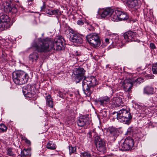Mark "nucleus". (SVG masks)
Wrapping results in <instances>:
<instances>
[{
    "label": "nucleus",
    "mask_w": 157,
    "mask_h": 157,
    "mask_svg": "<svg viewBox=\"0 0 157 157\" xmlns=\"http://www.w3.org/2000/svg\"><path fill=\"white\" fill-rule=\"evenodd\" d=\"M2 56L3 58L5 59L6 56V54L4 52H3L2 54Z\"/></svg>",
    "instance_id": "obj_45"
},
{
    "label": "nucleus",
    "mask_w": 157,
    "mask_h": 157,
    "mask_svg": "<svg viewBox=\"0 0 157 157\" xmlns=\"http://www.w3.org/2000/svg\"><path fill=\"white\" fill-rule=\"evenodd\" d=\"M21 154L24 157H27L29 155H30V151L28 149H24L21 151Z\"/></svg>",
    "instance_id": "obj_28"
},
{
    "label": "nucleus",
    "mask_w": 157,
    "mask_h": 157,
    "mask_svg": "<svg viewBox=\"0 0 157 157\" xmlns=\"http://www.w3.org/2000/svg\"><path fill=\"white\" fill-rule=\"evenodd\" d=\"M86 38L89 43L93 47H98L100 44L99 36L97 33L90 34L86 36Z\"/></svg>",
    "instance_id": "obj_7"
},
{
    "label": "nucleus",
    "mask_w": 157,
    "mask_h": 157,
    "mask_svg": "<svg viewBox=\"0 0 157 157\" xmlns=\"http://www.w3.org/2000/svg\"><path fill=\"white\" fill-rule=\"evenodd\" d=\"M110 140L114 141L119 135V132L115 128L113 127H109L107 130Z\"/></svg>",
    "instance_id": "obj_13"
},
{
    "label": "nucleus",
    "mask_w": 157,
    "mask_h": 157,
    "mask_svg": "<svg viewBox=\"0 0 157 157\" xmlns=\"http://www.w3.org/2000/svg\"><path fill=\"white\" fill-rule=\"evenodd\" d=\"M100 115L103 117H106L107 116V111L105 110H102L100 113Z\"/></svg>",
    "instance_id": "obj_36"
},
{
    "label": "nucleus",
    "mask_w": 157,
    "mask_h": 157,
    "mask_svg": "<svg viewBox=\"0 0 157 157\" xmlns=\"http://www.w3.org/2000/svg\"><path fill=\"white\" fill-rule=\"evenodd\" d=\"M46 147L48 149L55 150L56 147V144L52 141H49L47 144Z\"/></svg>",
    "instance_id": "obj_27"
},
{
    "label": "nucleus",
    "mask_w": 157,
    "mask_h": 157,
    "mask_svg": "<svg viewBox=\"0 0 157 157\" xmlns=\"http://www.w3.org/2000/svg\"><path fill=\"white\" fill-rule=\"evenodd\" d=\"M39 58L38 54L36 52H33L29 56V59L30 61L32 62H36Z\"/></svg>",
    "instance_id": "obj_21"
},
{
    "label": "nucleus",
    "mask_w": 157,
    "mask_h": 157,
    "mask_svg": "<svg viewBox=\"0 0 157 157\" xmlns=\"http://www.w3.org/2000/svg\"><path fill=\"white\" fill-rule=\"evenodd\" d=\"M6 154L10 156H13L14 155V152L13 151L12 149L10 148H8L6 149Z\"/></svg>",
    "instance_id": "obj_29"
},
{
    "label": "nucleus",
    "mask_w": 157,
    "mask_h": 157,
    "mask_svg": "<svg viewBox=\"0 0 157 157\" xmlns=\"http://www.w3.org/2000/svg\"><path fill=\"white\" fill-rule=\"evenodd\" d=\"M110 98L107 96H105L101 98L98 100V103L101 105L105 106L110 102Z\"/></svg>",
    "instance_id": "obj_19"
},
{
    "label": "nucleus",
    "mask_w": 157,
    "mask_h": 157,
    "mask_svg": "<svg viewBox=\"0 0 157 157\" xmlns=\"http://www.w3.org/2000/svg\"><path fill=\"white\" fill-rule=\"evenodd\" d=\"M133 131L132 128H129L127 130V133L131 132Z\"/></svg>",
    "instance_id": "obj_43"
},
{
    "label": "nucleus",
    "mask_w": 157,
    "mask_h": 157,
    "mask_svg": "<svg viewBox=\"0 0 157 157\" xmlns=\"http://www.w3.org/2000/svg\"><path fill=\"white\" fill-rule=\"evenodd\" d=\"M152 16H153L152 14L151 15V17H152Z\"/></svg>",
    "instance_id": "obj_50"
},
{
    "label": "nucleus",
    "mask_w": 157,
    "mask_h": 157,
    "mask_svg": "<svg viewBox=\"0 0 157 157\" xmlns=\"http://www.w3.org/2000/svg\"><path fill=\"white\" fill-rule=\"evenodd\" d=\"M133 83L128 80H125L123 83V86L126 91H130L132 86Z\"/></svg>",
    "instance_id": "obj_20"
},
{
    "label": "nucleus",
    "mask_w": 157,
    "mask_h": 157,
    "mask_svg": "<svg viewBox=\"0 0 157 157\" xmlns=\"http://www.w3.org/2000/svg\"><path fill=\"white\" fill-rule=\"evenodd\" d=\"M7 128L4 124H0V132H6L7 130Z\"/></svg>",
    "instance_id": "obj_32"
},
{
    "label": "nucleus",
    "mask_w": 157,
    "mask_h": 157,
    "mask_svg": "<svg viewBox=\"0 0 157 157\" xmlns=\"http://www.w3.org/2000/svg\"><path fill=\"white\" fill-rule=\"evenodd\" d=\"M112 12V9L110 8L106 9H100L98 11V13L100 15L101 18H104L107 16L110 15Z\"/></svg>",
    "instance_id": "obj_16"
},
{
    "label": "nucleus",
    "mask_w": 157,
    "mask_h": 157,
    "mask_svg": "<svg viewBox=\"0 0 157 157\" xmlns=\"http://www.w3.org/2000/svg\"><path fill=\"white\" fill-rule=\"evenodd\" d=\"M145 112L144 111V110H143V111H142L141 112H140V113L141 114H144V115L143 116V117H144V116H145Z\"/></svg>",
    "instance_id": "obj_47"
},
{
    "label": "nucleus",
    "mask_w": 157,
    "mask_h": 157,
    "mask_svg": "<svg viewBox=\"0 0 157 157\" xmlns=\"http://www.w3.org/2000/svg\"><path fill=\"white\" fill-rule=\"evenodd\" d=\"M112 44H115L117 46L122 47L124 44V41H122L118 40V36L117 34H113L109 37Z\"/></svg>",
    "instance_id": "obj_15"
},
{
    "label": "nucleus",
    "mask_w": 157,
    "mask_h": 157,
    "mask_svg": "<svg viewBox=\"0 0 157 157\" xmlns=\"http://www.w3.org/2000/svg\"><path fill=\"white\" fill-rule=\"evenodd\" d=\"M46 12L47 14H49L51 15H52V10H46Z\"/></svg>",
    "instance_id": "obj_41"
},
{
    "label": "nucleus",
    "mask_w": 157,
    "mask_h": 157,
    "mask_svg": "<svg viewBox=\"0 0 157 157\" xmlns=\"http://www.w3.org/2000/svg\"><path fill=\"white\" fill-rule=\"evenodd\" d=\"M22 139L23 140H25V139H27V138H26L24 136V137H22Z\"/></svg>",
    "instance_id": "obj_48"
},
{
    "label": "nucleus",
    "mask_w": 157,
    "mask_h": 157,
    "mask_svg": "<svg viewBox=\"0 0 157 157\" xmlns=\"http://www.w3.org/2000/svg\"><path fill=\"white\" fill-rule=\"evenodd\" d=\"M10 19L9 16L5 14H0V28L5 30L10 27Z\"/></svg>",
    "instance_id": "obj_8"
},
{
    "label": "nucleus",
    "mask_w": 157,
    "mask_h": 157,
    "mask_svg": "<svg viewBox=\"0 0 157 157\" xmlns=\"http://www.w3.org/2000/svg\"><path fill=\"white\" fill-rule=\"evenodd\" d=\"M94 140L97 150L101 152H105L106 145L104 140L100 138L99 136H97L95 137Z\"/></svg>",
    "instance_id": "obj_9"
},
{
    "label": "nucleus",
    "mask_w": 157,
    "mask_h": 157,
    "mask_svg": "<svg viewBox=\"0 0 157 157\" xmlns=\"http://www.w3.org/2000/svg\"><path fill=\"white\" fill-rule=\"evenodd\" d=\"M98 84L96 78L93 76L86 77L82 82V89L84 93L87 96H90L92 92L91 88Z\"/></svg>",
    "instance_id": "obj_2"
},
{
    "label": "nucleus",
    "mask_w": 157,
    "mask_h": 157,
    "mask_svg": "<svg viewBox=\"0 0 157 157\" xmlns=\"http://www.w3.org/2000/svg\"><path fill=\"white\" fill-rule=\"evenodd\" d=\"M12 77L16 84L20 85L27 83L29 78L28 74L22 71L13 72L12 74Z\"/></svg>",
    "instance_id": "obj_3"
},
{
    "label": "nucleus",
    "mask_w": 157,
    "mask_h": 157,
    "mask_svg": "<svg viewBox=\"0 0 157 157\" xmlns=\"http://www.w3.org/2000/svg\"><path fill=\"white\" fill-rule=\"evenodd\" d=\"M46 99L47 105L50 107L52 108L53 106V102L50 95H48Z\"/></svg>",
    "instance_id": "obj_26"
},
{
    "label": "nucleus",
    "mask_w": 157,
    "mask_h": 157,
    "mask_svg": "<svg viewBox=\"0 0 157 157\" xmlns=\"http://www.w3.org/2000/svg\"><path fill=\"white\" fill-rule=\"evenodd\" d=\"M134 145L133 140L130 137L126 139L119 147L120 150L127 151L131 149Z\"/></svg>",
    "instance_id": "obj_10"
},
{
    "label": "nucleus",
    "mask_w": 157,
    "mask_h": 157,
    "mask_svg": "<svg viewBox=\"0 0 157 157\" xmlns=\"http://www.w3.org/2000/svg\"><path fill=\"white\" fill-rule=\"evenodd\" d=\"M33 0H27L28 2H32Z\"/></svg>",
    "instance_id": "obj_49"
},
{
    "label": "nucleus",
    "mask_w": 157,
    "mask_h": 157,
    "mask_svg": "<svg viewBox=\"0 0 157 157\" xmlns=\"http://www.w3.org/2000/svg\"><path fill=\"white\" fill-rule=\"evenodd\" d=\"M66 94V92L64 91H61L59 90L58 91V94L57 95L59 96L60 98H63L65 97V96Z\"/></svg>",
    "instance_id": "obj_33"
},
{
    "label": "nucleus",
    "mask_w": 157,
    "mask_h": 157,
    "mask_svg": "<svg viewBox=\"0 0 157 157\" xmlns=\"http://www.w3.org/2000/svg\"><path fill=\"white\" fill-rule=\"evenodd\" d=\"M88 29L90 31H93L94 30V27L91 25L90 26V27L88 28Z\"/></svg>",
    "instance_id": "obj_42"
},
{
    "label": "nucleus",
    "mask_w": 157,
    "mask_h": 157,
    "mask_svg": "<svg viewBox=\"0 0 157 157\" xmlns=\"http://www.w3.org/2000/svg\"><path fill=\"white\" fill-rule=\"evenodd\" d=\"M35 90L34 86L31 85H27L22 88L23 94L26 98L28 100L36 99Z\"/></svg>",
    "instance_id": "obj_5"
},
{
    "label": "nucleus",
    "mask_w": 157,
    "mask_h": 157,
    "mask_svg": "<svg viewBox=\"0 0 157 157\" xmlns=\"http://www.w3.org/2000/svg\"><path fill=\"white\" fill-rule=\"evenodd\" d=\"M112 101L116 106H119V104L122 102V100L121 98L117 96L113 97L112 99Z\"/></svg>",
    "instance_id": "obj_24"
},
{
    "label": "nucleus",
    "mask_w": 157,
    "mask_h": 157,
    "mask_svg": "<svg viewBox=\"0 0 157 157\" xmlns=\"http://www.w3.org/2000/svg\"><path fill=\"white\" fill-rule=\"evenodd\" d=\"M65 32L67 36L69 37V40L71 42L77 44H80L82 43V39L79 34L71 33L69 29H67Z\"/></svg>",
    "instance_id": "obj_6"
},
{
    "label": "nucleus",
    "mask_w": 157,
    "mask_h": 157,
    "mask_svg": "<svg viewBox=\"0 0 157 157\" xmlns=\"http://www.w3.org/2000/svg\"><path fill=\"white\" fill-rule=\"evenodd\" d=\"M75 55L79 56L81 55L80 53V52H78L77 51H75L73 52Z\"/></svg>",
    "instance_id": "obj_39"
},
{
    "label": "nucleus",
    "mask_w": 157,
    "mask_h": 157,
    "mask_svg": "<svg viewBox=\"0 0 157 157\" xmlns=\"http://www.w3.org/2000/svg\"><path fill=\"white\" fill-rule=\"evenodd\" d=\"M90 122V119L87 116H83L80 117L77 123L79 126L82 127L88 125Z\"/></svg>",
    "instance_id": "obj_14"
},
{
    "label": "nucleus",
    "mask_w": 157,
    "mask_h": 157,
    "mask_svg": "<svg viewBox=\"0 0 157 157\" xmlns=\"http://www.w3.org/2000/svg\"><path fill=\"white\" fill-rule=\"evenodd\" d=\"M152 71L154 74H157V63L153 64L152 67Z\"/></svg>",
    "instance_id": "obj_34"
},
{
    "label": "nucleus",
    "mask_w": 157,
    "mask_h": 157,
    "mask_svg": "<svg viewBox=\"0 0 157 157\" xmlns=\"http://www.w3.org/2000/svg\"><path fill=\"white\" fill-rule=\"evenodd\" d=\"M138 35L135 32L128 31L124 33V37L126 40V42H129L131 41H136V38Z\"/></svg>",
    "instance_id": "obj_12"
},
{
    "label": "nucleus",
    "mask_w": 157,
    "mask_h": 157,
    "mask_svg": "<svg viewBox=\"0 0 157 157\" xmlns=\"http://www.w3.org/2000/svg\"><path fill=\"white\" fill-rule=\"evenodd\" d=\"M117 117L119 122L127 124H130L132 119V116L130 112L124 108L117 112Z\"/></svg>",
    "instance_id": "obj_4"
},
{
    "label": "nucleus",
    "mask_w": 157,
    "mask_h": 157,
    "mask_svg": "<svg viewBox=\"0 0 157 157\" xmlns=\"http://www.w3.org/2000/svg\"><path fill=\"white\" fill-rule=\"evenodd\" d=\"M52 15H59L61 14L60 11L58 9H56L52 10Z\"/></svg>",
    "instance_id": "obj_35"
},
{
    "label": "nucleus",
    "mask_w": 157,
    "mask_h": 157,
    "mask_svg": "<svg viewBox=\"0 0 157 157\" xmlns=\"http://www.w3.org/2000/svg\"><path fill=\"white\" fill-rule=\"evenodd\" d=\"M105 41L106 44H108L109 43L111 42V41L110 40V39L108 38H106L105 39Z\"/></svg>",
    "instance_id": "obj_40"
},
{
    "label": "nucleus",
    "mask_w": 157,
    "mask_h": 157,
    "mask_svg": "<svg viewBox=\"0 0 157 157\" xmlns=\"http://www.w3.org/2000/svg\"><path fill=\"white\" fill-rule=\"evenodd\" d=\"M41 10H44L45 8V6L44 5V3H43V6L41 7Z\"/></svg>",
    "instance_id": "obj_46"
},
{
    "label": "nucleus",
    "mask_w": 157,
    "mask_h": 157,
    "mask_svg": "<svg viewBox=\"0 0 157 157\" xmlns=\"http://www.w3.org/2000/svg\"><path fill=\"white\" fill-rule=\"evenodd\" d=\"M81 155L83 157H92V155L89 151L81 153Z\"/></svg>",
    "instance_id": "obj_31"
},
{
    "label": "nucleus",
    "mask_w": 157,
    "mask_h": 157,
    "mask_svg": "<svg viewBox=\"0 0 157 157\" xmlns=\"http://www.w3.org/2000/svg\"><path fill=\"white\" fill-rule=\"evenodd\" d=\"M25 143H26L27 144L29 145H30L31 144V142L30 141L28 140L27 139H25Z\"/></svg>",
    "instance_id": "obj_44"
},
{
    "label": "nucleus",
    "mask_w": 157,
    "mask_h": 157,
    "mask_svg": "<svg viewBox=\"0 0 157 157\" xmlns=\"http://www.w3.org/2000/svg\"><path fill=\"white\" fill-rule=\"evenodd\" d=\"M64 40V39L60 36L55 39L54 41L48 38H40L33 42L32 46L39 52H47L52 50L59 51L63 46Z\"/></svg>",
    "instance_id": "obj_1"
},
{
    "label": "nucleus",
    "mask_w": 157,
    "mask_h": 157,
    "mask_svg": "<svg viewBox=\"0 0 157 157\" xmlns=\"http://www.w3.org/2000/svg\"><path fill=\"white\" fill-rule=\"evenodd\" d=\"M154 88L151 86H147L145 87L144 90V94L147 95H150L153 94Z\"/></svg>",
    "instance_id": "obj_22"
},
{
    "label": "nucleus",
    "mask_w": 157,
    "mask_h": 157,
    "mask_svg": "<svg viewBox=\"0 0 157 157\" xmlns=\"http://www.w3.org/2000/svg\"><path fill=\"white\" fill-rule=\"evenodd\" d=\"M119 21L125 20L128 18V16L126 12L119 10Z\"/></svg>",
    "instance_id": "obj_23"
},
{
    "label": "nucleus",
    "mask_w": 157,
    "mask_h": 157,
    "mask_svg": "<svg viewBox=\"0 0 157 157\" xmlns=\"http://www.w3.org/2000/svg\"><path fill=\"white\" fill-rule=\"evenodd\" d=\"M150 47L152 50H154L156 48L155 44L153 43H151L150 44Z\"/></svg>",
    "instance_id": "obj_37"
},
{
    "label": "nucleus",
    "mask_w": 157,
    "mask_h": 157,
    "mask_svg": "<svg viewBox=\"0 0 157 157\" xmlns=\"http://www.w3.org/2000/svg\"><path fill=\"white\" fill-rule=\"evenodd\" d=\"M69 154L70 155L73 154H75L76 157H79V155L76 153V147H73L72 146H69Z\"/></svg>",
    "instance_id": "obj_25"
},
{
    "label": "nucleus",
    "mask_w": 157,
    "mask_h": 157,
    "mask_svg": "<svg viewBox=\"0 0 157 157\" xmlns=\"http://www.w3.org/2000/svg\"><path fill=\"white\" fill-rule=\"evenodd\" d=\"M5 11L6 12L10 11L13 13H16L17 11V9L15 7L11 8L9 3L5 2L2 4Z\"/></svg>",
    "instance_id": "obj_18"
},
{
    "label": "nucleus",
    "mask_w": 157,
    "mask_h": 157,
    "mask_svg": "<svg viewBox=\"0 0 157 157\" xmlns=\"http://www.w3.org/2000/svg\"><path fill=\"white\" fill-rule=\"evenodd\" d=\"M77 24L79 25H82L84 24L83 21L82 19H80L78 21Z\"/></svg>",
    "instance_id": "obj_38"
},
{
    "label": "nucleus",
    "mask_w": 157,
    "mask_h": 157,
    "mask_svg": "<svg viewBox=\"0 0 157 157\" xmlns=\"http://www.w3.org/2000/svg\"><path fill=\"white\" fill-rule=\"evenodd\" d=\"M143 79L142 78H140L136 79L135 81H133V84L134 85H136L140 84L143 82Z\"/></svg>",
    "instance_id": "obj_30"
},
{
    "label": "nucleus",
    "mask_w": 157,
    "mask_h": 157,
    "mask_svg": "<svg viewBox=\"0 0 157 157\" xmlns=\"http://www.w3.org/2000/svg\"><path fill=\"white\" fill-rule=\"evenodd\" d=\"M119 14L118 10H114L112 9V12L110 14V19L114 21H119Z\"/></svg>",
    "instance_id": "obj_17"
},
{
    "label": "nucleus",
    "mask_w": 157,
    "mask_h": 157,
    "mask_svg": "<svg viewBox=\"0 0 157 157\" xmlns=\"http://www.w3.org/2000/svg\"><path fill=\"white\" fill-rule=\"evenodd\" d=\"M85 71L83 68L79 67L76 69L73 72L75 79L77 82H78L85 78Z\"/></svg>",
    "instance_id": "obj_11"
}]
</instances>
